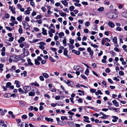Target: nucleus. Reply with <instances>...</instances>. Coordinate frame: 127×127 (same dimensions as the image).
Here are the masks:
<instances>
[{"label": "nucleus", "instance_id": "nucleus-63", "mask_svg": "<svg viewBox=\"0 0 127 127\" xmlns=\"http://www.w3.org/2000/svg\"><path fill=\"white\" fill-rule=\"evenodd\" d=\"M92 66L95 68L97 67V65L95 63H93L92 64Z\"/></svg>", "mask_w": 127, "mask_h": 127}, {"label": "nucleus", "instance_id": "nucleus-46", "mask_svg": "<svg viewBox=\"0 0 127 127\" xmlns=\"http://www.w3.org/2000/svg\"><path fill=\"white\" fill-rule=\"evenodd\" d=\"M40 80L41 81H44V78L42 76H40L39 77Z\"/></svg>", "mask_w": 127, "mask_h": 127}, {"label": "nucleus", "instance_id": "nucleus-29", "mask_svg": "<svg viewBox=\"0 0 127 127\" xmlns=\"http://www.w3.org/2000/svg\"><path fill=\"white\" fill-rule=\"evenodd\" d=\"M62 3L65 6H66L68 5V2L65 1H62Z\"/></svg>", "mask_w": 127, "mask_h": 127}, {"label": "nucleus", "instance_id": "nucleus-43", "mask_svg": "<svg viewBox=\"0 0 127 127\" xmlns=\"http://www.w3.org/2000/svg\"><path fill=\"white\" fill-rule=\"evenodd\" d=\"M91 92L92 93H95L96 92V90L95 89H90Z\"/></svg>", "mask_w": 127, "mask_h": 127}, {"label": "nucleus", "instance_id": "nucleus-28", "mask_svg": "<svg viewBox=\"0 0 127 127\" xmlns=\"http://www.w3.org/2000/svg\"><path fill=\"white\" fill-rule=\"evenodd\" d=\"M117 38L116 36H115L113 39V41L115 44H117Z\"/></svg>", "mask_w": 127, "mask_h": 127}, {"label": "nucleus", "instance_id": "nucleus-60", "mask_svg": "<svg viewBox=\"0 0 127 127\" xmlns=\"http://www.w3.org/2000/svg\"><path fill=\"white\" fill-rule=\"evenodd\" d=\"M49 59H50V61L53 62H55V60L51 57H49Z\"/></svg>", "mask_w": 127, "mask_h": 127}, {"label": "nucleus", "instance_id": "nucleus-24", "mask_svg": "<svg viewBox=\"0 0 127 127\" xmlns=\"http://www.w3.org/2000/svg\"><path fill=\"white\" fill-rule=\"evenodd\" d=\"M59 36L60 38L62 37V36H64V32H61L59 33Z\"/></svg>", "mask_w": 127, "mask_h": 127}, {"label": "nucleus", "instance_id": "nucleus-25", "mask_svg": "<svg viewBox=\"0 0 127 127\" xmlns=\"http://www.w3.org/2000/svg\"><path fill=\"white\" fill-rule=\"evenodd\" d=\"M122 15L124 17L127 18V12H124L122 14Z\"/></svg>", "mask_w": 127, "mask_h": 127}, {"label": "nucleus", "instance_id": "nucleus-30", "mask_svg": "<svg viewBox=\"0 0 127 127\" xmlns=\"http://www.w3.org/2000/svg\"><path fill=\"white\" fill-rule=\"evenodd\" d=\"M34 62L35 64L36 65H39L40 64V63L36 59H35Z\"/></svg>", "mask_w": 127, "mask_h": 127}, {"label": "nucleus", "instance_id": "nucleus-53", "mask_svg": "<svg viewBox=\"0 0 127 127\" xmlns=\"http://www.w3.org/2000/svg\"><path fill=\"white\" fill-rule=\"evenodd\" d=\"M60 97L59 96H57L55 97V99L56 100H59L60 99Z\"/></svg>", "mask_w": 127, "mask_h": 127}, {"label": "nucleus", "instance_id": "nucleus-61", "mask_svg": "<svg viewBox=\"0 0 127 127\" xmlns=\"http://www.w3.org/2000/svg\"><path fill=\"white\" fill-rule=\"evenodd\" d=\"M50 48L54 52H55L57 50L56 48H55L51 47Z\"/></svg>", "mask_w": 127, "mask_h": 127}, {"label": "nucleus", "instance_id": "nucleus-14", "mask_svg": "<svg viewBox=\"0 0 127 127\" xmlns=\"http://www.w3.org/2000/svg\"><path fill=\"white\" fill-rule=\"evenodd\" d=\"M112 118H113L115 119H113L112 120V121L113 122H116L117 121V120L118 119V118L117 117L115 116H113L112 117Z\"/></svg>", "mask_w": 127, "mask_h": 127}, {"label": "nucleus", "instance_id": "nucleus-21", "mask_svg": "<svg viewBox=\"0 0 127 127\" xmlns=\"http://www.w3.org/2000/svg\"><path fill=\"white\" fill-rule=\"evenodd\" d=\"M17 19L18 21H21L22 20V15H20L19 17H18L17 18Z\"/></svg>", "mask_w": 127, "mask_h": 127}, {"label": "nucleus", "instance_id": "nucleus-27", "mask_svg": "<svg viewBox=\"0 0 127 127\" xmlns=\"http://www.w3.org/2000/svg\"><path fill=\"white\" fill-rule=\"evenodd\" d=\"M0 113V115L1 116L4 115H5V113L7 112V111L6 109H4V111H1Z\"/></svg>", "mask_w": 127, "mask_h": 127}, {"label": "nucleus", "instance_id": "nucleus-19", "mask_svg": "<svg viewBox=\"0 0 127 127\" xmlns=\"http://www.w3.org/2000/svg\"><path fill=\"white\" fill-rule=\"evenodd\" d=\"M95 94L96 95H98L99 94L102 95V93L100 90H98L97 92H95Z\"/></svg>", "mask_w": 127, "mask_h": 127}, {"label": "nucleus", "instance_id": "nucleus-38", "mask_svg": "<svg viewBox=\"0 0 127 127\" xmlns=\"http://www.w3.org/2000/svg\"><path fill=\"white\" fill-rule=\"evenodd\" d=\"M102 42H101V44L102 45H103L104 44L105 42H106V40H105V38H104V39L103 38L102 39Z\"/></svg>", "mask_w": 127, "mask_h": 127}, {"label": "nucleus", "instance_id": "nucleus-10", "mask_svg": "<svg viewBox=\"0 0 127 127\" xmlns=\"http://www.w3.org/2000/svg\"><path fill=\"white\" fill-rule=\"evenodd\" d=\"M80 68H81V67L78 65H75L73 67V69L76 71L79 70Z\"/></svg>", "mask_w": 127, "mask_h": 127}, {"label": "nucleus", "instance_id": "nucleus-3", "mask_svg": "<svg viewBox=\"0 0 127 127\" xmlns=\"http://www.w3.org/2000/svg\"><path fill=\"white\" fill-rule=\"evenodd\" d=\"M22 23L23 25L26 24V25H27V26L28 27H24V28L25 30L30 29V28L31 26L29 25L28 23L25 21H23L22 22Z\"/></svg>", "mask_w": 127, "mask_h": 127}, {"label": "nucleus", "instance_id": "nucleus-49", "mask_svg": "<svg viewBox=\"0 0 127 127\" xmlns=\"http://www.w3.org/2000/svg\"><path fill=\"white\" fill-rule=\"evenodd\" d=\"M49 90L52 92H56V89L53 88H50L49 89Z\"/></svg>", "mask_w": 127, "mask_h": 127}, {"label": "nucleus", "instance_id": "nucleus-47", "mask_svg": "<svg viewBox=\"0 0 127 127\" xmlns=\"http://www.w3.org/2000/svg\"><path fill=\"white\" fill-rule=\"evenodd\" d=\"M85 25L86 26L88 27L90 25V23L89 22H85Z\"/></svg>", "mask_w": 127, "mask_h": 127}, {"label": "nucleus", "instance_id": "nucleus-22", "mask_svg": "<svg viewBox=\"0 0 127 127\" xmlns=\"http://www.w3.org/2000/svg\"><path fill=\"white\" fill-rule=\"evenodd\" d=\"M35 93L34 92L31 91L30 92H29V96H34L35 95Z\"/></svg>", "mask_w": 127, "mask_h": 127}, {"label": "nucleus", "instance_id": "nucleus-33", "mask_svg": "<svg viewBox=\"0 0 127 127\" xmlns=\"http://www.w3.org/2000/svg\"><path fill=\"white\" fill-rule=\"evenodd\" d=\"M11 19H10V21L12 22H14V21H15L16 20L15 17L13 16H11Z\"/></svg>", "mask_w": 127, "mask_h": 127}, {"label": "nucleus", "instance_id": "nucleus-2", "mask_svg": "<svg viewBox=\"0 0 127 127\" xmlns=\"http://www.w3.org/2000/svg\"><path fill=\"white\" fill-rule=\"evenodd\" d=\"M23 89L24 90V93L26 94L31 89V87L30 86H27L23 87Z\"/></svg>", "mask_w": 127, "mask_h": 127}, {"label": "nucleus", "instance_id": "nucleus-56", "mask_svg": "<svg viewBox=\"0 0 127 127\" xmlns=\"http://www.w3.org/2000/svg\"><path fill=\"white\" fill-rule=\"evenodd\" d=\"M38 44L40 45H46V43L43 42H40Z\"/></svg>", "mask_w": 127, "mask_h": 127}, {"label": "nucleus", "instance_id": "nucleus-42", "mask_svg": "<svg viewBox=\"0 0 127 127\" xmlns=\"http://www.w3.org/2000/svg\"><path fill=\"white\" fill-rule=\"evenodd\" d=\"M63 43L64 44V46H65L66 45H65L66 43V39H64L63 41Z\"/></svg>", "mask_w": 127, "mask_h": 127}, {"label": "nucleus", "instance_id": "nucleus-9", "mask_svg": "<svg viewBox=\"0 0 127 127\" xmlns=\"http://www.w3.org/2000/svg\"><path fill=\"white\" fill-rule=\"evenodd\" d=\"M24 54V56H27L29 54V52L28 49H27L26 50L24 51L23 52Z\"/></svg>", "mask_w": 127, "mask_h": 127}, {"label": "nucleus", "instance_id": "nucleus-11", "mask_svg": "<svg viewBox=\"0 0 127 127\" xmlns=\"http://www.w3.org/2000/svg\"><path fill=\"white\" fill-rule=\"evenodd\" d=\"M107 17L110 19H112V13H108L107 14Z\"/></svg>", "mask_w": 127, "mask_h": 127}, {"label": "nucleus", "instance_id": "nucleus-59", "mask_svg": "<svg viewBox=\"0 0 127 127\" xmlns=\"http://www.w3.org/2000/svg\"><path fill=\"white\" fill-rule=\"evenodd\" d=\"M30 14L29 11L28 10H26L25 12V14Z\"/></svg>", "mask_w": 127, "mask_h": 127}, {"label": "nucleus", "instance_id": "nucleus-39", "mask_svg": "<svg viewBox=\"0 0 127 127\" xmlns=\"http://www.w3.org/2000/svg\"><path fill=\"white\" fill-rule=\"evenodd\" d=\"M6 29L8 31H12V29H11V28L9 27L6 26Z\"/></svg>", "mask_w": 127, "mask_h": 127}, {"label": "nucleus", "instance_id": "nucleus-55", "mask_svg": "<svg viewBox=\"0 0 127 127\" xmlns=\"http://www.w3.org/2000/svg\"><path fill=\"white\" fill-rule=\"evenodd\" d=\"M116 30L118 31H120L122 30V29L121 27H117L116 28Z\"/></svg>", "mask_w": 127, "mask_h": 127}, {"label": "nucleus", "instance_id": "nucleus-4", "mask_svg": "<svg viewBox=\"0 0 127 127\" xmlns=\"http://www.w3.org/2000/svg\"><path fill=\"white\" fill-rule=\"evenodd\" d=\"M67 52L68 51L67 50V48H65L64 49L63 53L64 55L65 56H67V58H70V56L69 55H67Z\"/></svg>", "mask_w": 127, "mask_h": 127}, {"label": "nucleus", "instance_id": "nucleus-32", "mask_svg": "<svg viewBox=\"0 0 127 127\" xmlns=\"http://www.w3.org/2000/svg\"><path fill=\"white\" fill-rule=\"evenodd\" d=\"M89 69H88L87 68L85 72V73L88 76L89 74Z\"/></svg>", "mask_w": 127, "mask_h": 127}, {"label": "nucleus", "instance_id": "nucleus-57", "mask_svg": "<svg viewBox=\"0 0 127 127\" xmlns=\"http://www.w3.org/2000/svg\"><path fill=\"white\" fill-rule=\"evenodd\" d=\"M62 102H58V106H63L64 105L62 103Z\"/></svg>", "mask_w": 127, "mask_h": 127}, {"label": "nucleus", "instance_id": "nucleus-23", "mask_svg": "<svg viewBox=\"0 0 127 127\" xmlns=\"http://www.w3.org/2000/svg\"><path fill=\"white\" fill-rule=\"evenodd\" d=\"M11 85V84L10 82H8L6 84V88H10Z\"/></svg>", "mask_w": 127, "mask_h": 127}, {"label": "nucleus", "instance_id": "nucleus-52", "mask_svg": "<svg viewBox=\"0 0 127 127\" xmlns=\"http://www.w3.org/2000/svg\"><path fill=\"white\" fill-rule=\"evenodd\" d=\"M105 71L106 72L109 73L110 71V70L109 69V68H106Z\"/></svg>", "mask_w": 127, "mask_h": 127}, {"label": "nucleus", "instance_id": "nucleus-7", "mask_svg": "<svg viewBox=\"0 0 127 127\" xmlns=\"http://www.w3.org/2000/svg\"><path fill=\"white\" fill-rule=\"evenodd\" d=\"M67 84L69 86L73 87L74 85V84L73 82L69 80H67Z\"/></svg>", "mask_w": 127, "mask_h": 127}, {"label": "nucleus", "instance_id": "nucleus-15", "mask_svg": "<svg viewBox=\"0 0 127 127\" xmlns=\"http://www.w3.org/2000/svg\"><path fill=\"white\" fill-rule=\"evenodd\" d=\"M42 33L43 35H46L47 34V30H45L44 28H43L42 29Z\"/></svg>", "mask_w": 127, "mask_h": 127}, {"label": "nucleus", "instance_id": "nucleus-20", "mask_svg": "<svg viewBox=\"0 0 127 127\" xmlns=\"http://www.w3.org/2000/svg\"><path fill=\"white\" fill-rule=\"evenodd\" d=\"M31 60L30 58H29L27 60V61L28 62V64L30 65H33V64L31 62Z\"/></svg>", "mask_w": 127, "mask_h": 127}, {"label": "nucleus", "instance_id": "nucleus-44", "mask_svg": "<svg viewBox=\"0 0 127 127\" xmlns=\"http://www.w3.org/2000/svg\"><path fill=\"white\" fill-rule=\"evenodd\" d=\"M27 116L26 115H24L21 116V118L24 119H26L27 118Z\"/></svg>", "mask_w": 127, "mask_h": 127}, {"label": "nucleus", "instance_id": "nucleus-13", "mask_svg": "<svg viewBox=\"0 0 127 127\" xmlns=\"http://www.w3.org/2000/svg\"><path fill=\"white\" fill-rule=\"evenodd\" d=\"M15 83L16 84V87L18 88H19L20 86L19 84L20 82L18 80H15Z\"/></svg>", "mask_w": 127, "mask_h": 127}, {"label": "nucleus", "instance_id": "nucleus-45", "mask_svg": "<svg viewBox=\"0 0 127 127\" xmlns=\"http://www.w3.org/2000/svg\"><path fill=\"white\" fill-rule=\"evenodd\" d=\"M69 42L71 44H73L74 42V40L73 39H69Z\"/></svg>", "mask_w": 127, "mask_h": 127}, {"label": "nucleus", "instance_id": "nucleus-62", "mask_svg": "<svg viewBox=\"0 0 127 127\" xmlns=\"http://www.w3.org/2000/svg\"><path fill=\"white\" fill-rule=\"evenodd\" d=\"M68 77L69 78H72L73 77V76L71 75L70 74L68 73L67 74Z\"/></svg>", "mask_w": 127, "mask_h": 127}, {"label": "nucleus", "instance_id": "nucleus-1", "mask_svg": "<svg viewBox=\"0 0 127 127\" xmlns=\"http://www.w3.org/2000/svg\"><path fill=\"white\" fill-rule=\"evenodd\" d=\"M10 57L11 58L13 61L15 62H17L20 60V58L18 56L14 55L10 56Z\"/></svg>", "mask_w": 127, "mask_h": 127}, {"label": "nucleus", "instance_id": "nucleus-17", "mask_svg": "<svg viewBox=\"0 0 127 127\" xmlns=\"http://www.w3.org/2000/svg\"><path fill=\"white\" fill-rule=\"evenodd\" d=\"M41 74L43 75V76L45 78H47L49 77L48 74L46 73H44L42 72Z\"/></svg>", "mask_w": 127, "mask_h": 127}, {"label": "nucleus", "instance_id": "nucleus-34", "mask_svg": "<svg viewBox=\"0 0 127 127\" xmlns=\"http://www.w3.org/2000/svg\"><path fill=\"white\" fill-rule=\"evenodd\" d=\"M18 91L19 92L21 93V94L25 93H24V91L21 88H19L18 89Z\"/></svg>", "mask_w": 127, "mask_h": 127}, {"label": "nucleus", "instance_id": "nucleus-35", "mask_svg": "<svg viewBox=\"0 0 127 127\" xmlns=\"http://www.w3.org/2000/svg\"><path fill=\"white\" fill-rule=\"evenodd\" d=\"M74 8L75 7L73 6H71L69 7V9L70 10V11H72L74 9Z\"/></svg>", "mask_w": 127, "mask_h": 127}, {"label": "nucleus", "instance_id": "nucleus-36", "mask_svg": "<svg viewBox=\"0 0 127 127\" xmlns=\"http://www.w3.org/2000/svg\"><path fill=\"white\" fill-rule=\"evenodd\" d=\"M91 46L94 47L95 48H98L99 47L98 46L95 44H91Z\"/></svg>", "mask_w": 127, "mask_h": 127}, {"label": "nucleus", "instance_id": "nucleus-51", "mask_svg": "<svg viewBox=\"0 0 127 127\" xmlns=\"http://www.w3.org/2000/svg\"><path fill=\"white\" fill-rule=\"evenodd\" d=\"M41 18V16L40 15H38L35 17V19H36Z\"/></svg>", "mask_w": 127, "mask_h": 127}, {"label": "nucleus", "instance_id": "nucleus-64", "mask_svg": "<svg viewBox=\"0 0 127 127\" xmlns=\"http://www.w3.org/2000/svg\"><path fill=\"white\" fill-rule=\"evenodd\" d=\"M119 74L120 75H124V73L122 71H120L119 72Z\"/></svg>", "mask_w": 127, "mask_h": 127}, {"label": "nucleus", "instance_id": "nucleus-58", "mask_svg": "<svg viewBox=\"0 0 127 127\" xmlns=\"http://www.w3.org/2000/svg\"><path fill=\"white\" fill-rule=\"evenodd\" d=\"M46 62V61L45 60H43L41 61V63L42 64H45Z\"/></svg>", "mask_w": 127, "mask_h": 127}, {"label": "nucleus", "instance_id": "nucleus-6", "mask_svg": "<svg viewBox=\"0 0 127 127\" xmlns=\"http://www.w3.org/2000/svg\"><path fill=\"white\" fill-rule=\"evenodd\" d=\"M25 40V38L24 37H21L20 38V39L18 40V42L19 43H22L23 41Z\"/></svg>", "mask_w": 127, "mask_h": 127}, {"label": "nucleus", "instance_id": "nucleus-40", "mask_svg": "<svg viewBox=\"0 0 127 127\" xmlns=\"http://www.w3.org/2000/svg\"><path fill=\"white\" fill-rule=\"evenodd\" d=\"M18 32L20 34H22L23 32L22 28H19L18 30Z\"/></svg>", "mask_w": 127, "mask_h": 127}, {"label": "nucleus", "instance_id": "nucleus-5", "mask_svg": "<svg viewBox=\"0 0 127 127\" xmlns=\"http://www.w3.org/2000/svg\"><path fill=\"white\" fill-rule=\"evenodd\" d=\"M108 24L110 27L112 28H114L115 26L113 23L111 21H108Z\"/></svg>", "mask_w": 127, "mask_h": 127}, {"label": "nucleus", "instance_id": "nucleus-26", "mask_svg": "<svg viewBox=\"0 0 127 127\" xmlns=\"http://www.w3.org/2000/svg\"><path fill=\"white\" fill-rule=\"evenodd\" d=\"M43 118V117L41 115H40L39 117L37 118V120L39 121L40 120H42Z\"/></svg>", "mask_w": 127, "mask_h": 127}, {"label": "nucleus", "instance_id": "nucleus-8", "mask_svg": "<svg viewBox=\"0 0 127 127\" xmlns=\"http://www.w3.org/2000/svg\"><path fill=\"white\" fill-rule=\"evenodd\" d=\"M113 105L116 107L119 106V103L116 100H114L112 101Z\"/></svg>", "mask_w": 127, "mask_h": 127}, {"label": "nucleus", "instance_id": "nucleus-48", "mask_svg": "<svg viewBox=\"0 0 127 127\" xmlns=\"http://www.w3.org/2000/svg\"><path fill=\"white\" fill-rule=\"evenodd\" d=\"M74 4L75 5V6H78V7H80L81 6V5L80 3H74Z\"/></svg>", "mask_w": 127, "mask_h": 127}, {"label": "nucleus", "instance_id": "nucleus-18", "mask_svg": "<svg viewBox=\"0 0 127 127\" xmlns=\"http://www.w3.org/2000/svg\"><path fill=\"white\" fill-rule=\"evenodd\" d=\"M4 122L3 121H1L0 122V124L2 126H4V127H7V126L5 124H4Z\"/></svg>", "mask_w": 127, "mask_h": 127}, {"label": "nucleus", "instance_id": "nucleus-12", "mask_svg": "<svg viewBox=\"0 0 127 127\" xmlns=\"http://www.w3.org/2000/svg\"><path fill=\"white\" fill-rule=\"evenodd\" d=\"M9 8L10 9V11L12 12V13L13 14H15L16 13V12L14 9H13V7L10 6H9Z\"/></svg>", "mask_w": 127, "mask_h": 127}, {"label": "nucleus", "instance_id": "nucleus-31", "mask_svg": "<svg viewBox=\"0 0 127 127\" xmlns=\"http://www.w3.org/2000/svg\"><path fill=\"white\" fill-rule=\"evenodd\" d=\"M104 10V8L103 7H101L98 8L97 9V10L99 11H103Z\"/></svg>", "mask_w": 127, "mask_h": 127}, {"label": "nucleus", "instance_id": "nucleus-50", "mask_svg": "<svg viewBox=\"0 0 127 127\" xmlns=\"http://www.w3.org/2000/svg\"><path fill=\"white\" fill-rule=\"evenodd\" d=\"M81 77L84 79H87V77L84 75L83 74H82L81 75Z\"/></svg>", "mask_w": 127, "mask_h": 127}, {"label": "nucleus", "instance_id": "nucleus-37", "mask_svg": "<svg viewBox=\"0 0 127 127\" xmlns=\"http://www.w3.org/2000/svg\"><path fill=\"white\" fill-rule=\"evenodd\" d=\"M61 119L62 120H63L64 119H65L66 120H68V118L67 117L65 116H61Z\"/></svg>", "mask_w": 127, "mask_h": 127}, {"label": "nucleus", "instance_id": "nucleus-16", "mask_svg": "<svg viewBox=\"0 0 127 127\" xmlns=\"http://www.w3.org/2000/svg\"><path fill=\"white\" fill-rule=\"evenodd\" d=\"M112 19L116 18L118 17V15L117 13H112Z\"/></svg>", "mask_w": 127, "mask_h": 127}, {"label": "nucleus", "instance_id": "nucleus-54", "mask_svg": "<svg viewBox=\"0 0 127 127\" xmlns=\"http://www.w3.org/2000/svg\"><path fill=\"white\" fill-rule=\"evenodd\" d=\"M108 81L109 83H111L113 84V82L112 80L110 78H108Z\"/></svg>", "mask_w": 127, "mask_h": 127}, {"label": "nucleus", "instance_id": "nucleus-41", "mask_svg": "<svg viewBox=\"0 0 127 127\" xmlns=\"http://www.w3.org/2000/svg\"><path fill=\"white\" fill-rule=\"evenodd\" d=\"M5 16H4V17L6 19L8 18L9 17V15L8 13H7L6 14H5Z\"/></svg>", "mask_w": 127, "mask_h": 127}]
</instances>
